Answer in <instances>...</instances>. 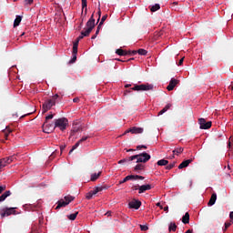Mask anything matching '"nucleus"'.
Returning <instances> with one entry per match:
<instances>
[{
	"instance_id": "f257e3e1",
	"label": "nucleus",
	"mask_w": 233,
	"mask_h": 233,
	"mask_svg": "<svg viewBox=\"0 0 233 233\" xmlns=\"http://www.w3.org/2000/svg\"><path fill=\"white\" fill-rule=\"evenodd\" d=\"M86 28H85L81 32V34L85 37H88V35H90V34L92 33V30H94V28H96V19L94 18V15H92L91 17L89 18V20L86 22Z\"/></svg>"
},
{
	"instance_id": "f03ea898",
	"label": "nucleus",
	"mask_w": 233,
	"mask_h": 233,
	"mask_svg": "<svg viewBox=\"0 0 233 233\" xmlns=\"http://www.w3.org/2000/svg\"><path fill=\"white\" fill-rule=\"evenodd\" d=\"M74 199H76V198L73 196H70V195L66 196L64 198V199L58 200L56 210H59V208L67 207V205H70V203H72V201H74Z\"/></svg>"
},
{
	"instance_id": "7ed1b4c3",
	"label": "nucleus",
	"mask_w": 233,
	"mask_h": 233,
	"mask_svg": "<svg viewBox=\"0 0 233 233\" xmlns=\"http://www.w3.org/2000/svg\"><path fill=\"white\" fill-rule=\"evenodd\" d=\"M150 155L147 152L138 154V155H134L130 157V159H137V163H147V161H150Z\"/></svg>"
},
{
	"instance_id": "20e7f679",
	"label": "nucleus",
	"mask_w": 233,
	"mask_h": 233,
	"mask_svg": "<svg viewBox=\"0 0 233 233\" xmlns=\"http://www.w3.org/2000/svg\"><path fill=\"white\" fill-rule=\"evenodd\" d=\"M131 90H135L137 92H147L148 90H154V85L152 84H141V85H135Z\"/></svg>"
},
{
	"instance_id": "39448f33",
	"label": "nucleus",
	"mask_w": 233,
	"mask_h": 233,
	"mask_svg": "<svg viewBox=\"0 0 233 233\" xmlns=\"http://www.w3.org/2000/svg\"><path fill=\"white\" fill-rule=\"evenodd\" d=\"M68 125V119L63 117L55 120V128H59L60 130H66V126Z\"/></svg>"
},
{
	"instance_id": "423d86ee",
	"label": "nucleus",
	"mask_w": 233,
	"mask_h": 233,
	"mask_svg": "<svg viewBox=\"0 0 233 233\" xmlns=\"http://www.w3.org/2000/svg\"><path fill=\"white\" fill-rule=\"evenodd\" d=\"M42 128L45 134H52V132L56 130V126L54 125V123H49L48 121H45L42 126Z\"/></svg>"
},
{
	"instance_id": "0eeeda50",
	"label": "nucleus",
	"mask_w": 233,
	"mask_h": 233,
	"mask_svg": "<svg viewBox=\"0 0 233 233\" xmlns=\"http://www.w3.org/2000/svg\"><path fill=\"white\" fill-rule=\"evenodd\" d=\"M15 215V208H5L0 211L1 218Z\"/></svg>"
},
{
	"instance_id": "6e6552de",
	"label": "nucleus",
	"mask_w": 233,
	"mask_h": 233,
	"mask_svg": "<svg viewBox=\"0 0 233 233\" xmlns=\"http://www.w3.org/2000/svg\"><path fill=\"white\" fill-rule=\"evenodd\" d=\"M14 159H15V156H10L6 157L5 158L0 159V170L1 168H5L6 165H10V163L14 162Z\"/></svg>"
},
{
	"instance_id": "1a4fd4ad",
	"label": "nucleus",
	"mask_w": 233,
	"mask_h": 233,
	"mask_svg": "<svg viewBox=\"0 0 233 233\" xmlns=\"http://www.w3.org/2000/svg\"><path fill=\"white\" fill-rule=\"evenodd\" d=\"M53 106H56V100L49 99V100L46 101L43 104V114L48 112V110H50V108H52Z\"/></svg>"
},
{
	"instance_id": "9d476101",
	"label": "nucleus",
	"mask_w": 233,
	"mask_h": 233,
	"mask_svg": "<svg viewBox=\"0 0 233 233\" xmlns=\"http://www.w3.org/2000/svg\"><path fill=\"white\" fill-rule=\"evenodd\" d=\"M198 124L200 125L201 130H208V128L212 127V122L211 121L207 122L205 118H199Z\"/></svg>"
},
{
	"instance_id": "9b49d317",
	"label": "nucleus",
	"mask_w": 233,
	"mask_h": 233,
	"mask_svg": "<svg viewBox=\"0 0 233 233\" xmlns=\"http://www.w3.org/2000/svg\"><path fill=\"white\" fill-rule=\"evenodd\" d=\"M87 139H90V136H85L82 137V138H80L71 148V150L69 151V154L71 152H73V150H76V148H77L79 147V145H82V143H85V141H86Z\"/></svg>"
},
{
	"instance_id": "f8f14e48",
	"label": "nucleus",
	"mask_w": 233,
	"mask_h": 233,
	"mask_svg": "<svg viewBox=\"0 0 233 233\" xmlns=\"http://www.w3.org/2000/svg\"><path fill=\"white\" fill-rule=\"evenodd\" d=\"M179 84V80L176 79V78H171V80L169 81L168 86H167V90H168V92H172V90H174V88H176V86Z\"/></svg>"
},
{
	"instance_id": "ddd939ff",
	"label": "nucleus",
	"mask_w": 233,
	"mask_h": 233,
	"mask_svg": "<svg viewBox=\"0 0 233 233\" xmlns=\"http://www.w3.org/2000/svg\"><path fill=\"white\" fill-rule=\"evenodd\" d=\"M143 127H133L129 129H127L124 134H143Z\"/></svg>"
},
{
	"instance_id": "4468645a",
	"label": "nucleus",
	"mask_w": 233,
	"mask_h": 233,
	"mask_svg": "<svg viewBox=\"0 0 233 233\" xmlns=\"http://www.w3.org/2000/svg\"><path fill=\"white\" fill-rule=\"evenodd\" d=\"M129 208H135V210H139L141 207V201L139 200H132L128 203Z\"/></svg>"
},
{
	"instance_id": "2eb2a0df",
	"label": "nucleus",
	"mask_w": 233,
	"mask_h": 233,
	"mask_svg": "<svg viewBox=\"0 0 233 233\" xmlns=\"http://www.w3.org/2000/svg\"><path fill=\"white\" fill-rule=\"evenodd\" d=\"M147 190H152V185L147 184L140 186L138 187V194H144V192H147Z\"/></svg>"
},
{
	"instance_id": "dca6fc26",
	"label": "nucleus",
	"mask_w": 233,
	"mask_h": 233,
	"mask_svg": "<svg viewBox=\"0 0 233 233\" xmlns=\"http://www.w3.org/2000/svg\"><path fill=\"white\" fill-rule=\"evenodd\" d=\"M217 199H218V194L213 193L211 195V198H210L208 203V207H212V206L216 205Z\"/></svg>"
},
{
	"instance_id": "f3484780",
	"label": "nucleus",
	"mask_w": 233,
	"mask_h": 233,
	"mask_svg": "<svg viewBox=\"0 0 233 233\" xmlns=\"http://www.w3.org/2000/svg\"><path fill=\"white\" fill-rule=\"evenodd\" d=\"M192 161H194V159H192V158L183 161L178 166L179 170H181L182 168H187V167H188V165H190V163H192Z\"/></svg>"
},
{
	"instance_id": "a211bd4d",
	"label": "nucleus",
	"mask_w": 233,
	"mask_h": 233,
	"mask_svg": "<svg viewBox=\"0 0 233 233\" xmlns=\"http://www.w3.org/2000/svg\"><path fill=\"white\" fill-rule=\"evenodd\" d=\"M108 188V186H98V187H96L93 191H94V194H97L99 192H103V190H107Z\"/></svg>"
},
{
	"instance_id": "6ab92c4d",
	"label": "nucleus",
	"mask_w": 233,
	"mask_h": 233,
	"mask_svg": "<svg viewBox=\"0 0 233 233\" xmlns=\"http://www.w3.org/2000/svg\"><path fill=\"white\" fill-rule=\"evenodd\" d=\"M182 223H184V225H188V223H190V214H188V212L182 217Z\"/></svg>"
},
{
	"instance_id": "aec40b11",
	"label": "nucleus",
	"mask_w": 233,
	"mask_h": 233,
	"mask_svg": "<svg viewBox=\"0 0 233 233\" xmlns=\"http://www.w3.org/2000/svg\"><path fill=\"white\" fill-rule=\"evenodd\" d=\"M9 196H12V192L10 190L5 191L4 194L0 196V203L5 201L6 198H9Z\"/></svg>"
},
{
	"instance_id": "412c9836",
	"label": "nucleus",
	"mask_w": 233,
	"mask_h": 233,
	"mask_svg": "<svg viewBox=\"0 0 233 233\" xmlns=\"http://www.w3.org/2000/svg\"><path fill=\"white\" fill-rule=\"evenodd\" d=\"M127 181H134V175L127 176L123 180L119 181V185H123V183H127Z\"/></svg>"
},
{
	"instance_id": "4be33fe9",
	"label": "nucleus",
	"mask_w": 233,
	"mask_h": 233,
	"mask_svg": "<svg viewBox=\"0 0 233 233\" xmlns=\"http://www.w3.org/2000/svg\"><path fill=\"white\" fill-rule=\"evenodd\" d=\"M22 20H23V17L21 15H16V18L15 19V22H14V28H15L16 26H19V25H21Z\"/></svg>"
},
{
	"instance_id": "5701e85b",
	"label": "nucleus",
	"mask_w": 233,
	"mask_h": 233,
	"mask_svg": "<svg viewBox=\"0 0 233 233\" xmlns=\"http://www.w3.org/2000/svg\"><path fill=\"white\" fill-rule=\"evenodd\" d=\"M177 230V225H176L175 222H171L168 226V231L169 232H176Z\"/></svg>"
},
{
	"instance_id": "b1692460",
	"label": "nucleus",
	"mask_w": 233,
	"mask_h": 233,
	"mask_svg": "<svg viewBox=\"0 0 233 233\" xmlns=\"http://www.w3.org/2000/svg\"><path fill=\"white\" fill-rule=\"evenodd\" d=\"M171 106H172V104H167V105H166V106L158 112V116H163V114H165V112H167V110H169V108H170Z\"/></svg>"
},
{
	"instance_id": "393cba45",
	"label": "nucleus",
	"mask_w": 233,
	"mask_h": 233,
	"mask_svg": "<svg viewBox=\"0 0 233 233\" xmlns=\"http://www.w3.org/2000/svg\"><path fill=\"white\" fill-rule=\"evenodd\" d=\"M185 149L183 147H176L174 150H173V154L175 156H179V154H183V151Z\"/></svg>"
},
{
	"instance_id": "a878e982",
	"label": "nucleus",
	"mask_w": 233,
	"mask_h": 233,
	"mask_svg": "<svg viewBox=\"0 0 233 233\" xmlns=\"http://www.w3.org/2000/svg\"><path fill=\"white\" fill-rule=\"evenodd\" d=\"M157 165H158V167H167V165H168V160L160 159L157 162Z\"/></svg>"
},
{
	"instance_id": "bb28decb",
	"label": "nucleus",
	"mask_w": 233,
	"mask_h": 233,
	"mask_svg": "<svg viewBox=\"0 0 233 233\" xmlns=\"http://www.w3.org/2000/svg\"><path fill=\"white\" fill-rule=\"evenodd\" d=\"M116 54H117V56H128V51L123 49H116Z\"/></svg>"
},
{
	"instance_id": "cd10ccee",
	"label": "nucleus",
	"mask_w": 233,
	"mask_h": 233,
	"mask_svg": "<svg viewBox=\"0 0 233 233\" xmlns=\"http://www.w3.org/2000/svg\"><path fill=\"white\" fill-rule=\"evenodd\" d=\"M101 171H99L98 173H94L91 175V181H96L97 178H99L101 177Z\"/></svg>"
},
{
	"instance_id": "c85d7f7f",
	"label": "nucleus",
	"mask_w": 233,
	"mask_h": 233,
	"mask_svg": "<svg viewBox=\"0 0 233 233\" xmlns=\"http://www.w3.org/2000/svg\"><path fill=\"white\" fill-rule=\"evenodd\" d=\"M151 12H157L159 8H161V5L159 4H156L155 5L149 6Z\"/></svg>"
},
{
	"instance_id": "c756f323",
	"label": "nucleus",
	"mask_w": 233,
	"mask_h": 233,
	"mask_svg": "<svg viewBox=\"0 0 233 233\" xmlns=\"http://www.w3.org/2000/svg\"><path fill=\"white\" fill-rule=\"evenodd\" d=\"M135 172H137L139 170H145V165L143 164H137L135 168H134Z\"/></svg>"
},
{
	"instance_id": "7c9ffc66",
	"label": "nucleus",
	"mask_w": 233,
	"mask_h": 233,
	"mask_svg": "<svg viewBox=\"0 0 233 233\" xmlns=\"http://www.w3.org/2000/svg\"><path fill=\"white\" fill-rule=\"evenodd\" d=\"M77 214H79V212L70 214L69 216H67V218L68 219H70V221H75L76 218H77Z\"/></svg>"
},
{
	"instance_id": "2f4dec72",
	"label": "nucleus",
	"mask_w": 233,
	"mask_h": 233,
	"mask_svg": "<svg viewBox=\"0 0 233 233\" xmlns=\"http://www.w3.org/2000/svg\"><path fill=\"white\" fill-rule=\"evenodd\" d=\"M86 6H87L86 0H82V10H85V14H86V12H88V9L86 8Z\"/></svg>"
},
{
	"instance_id": "473e14b6",
	"label": "nucleus",
	"mask_w": 233,
	"mask_h": 233,
	"mask_svg": "<svg viewBox=\"0 0 233 233\" xmlns=\"http://www.w3.org/2000/svg\"><path fill=\"white\" fill-rule=\"evenodd\" d=\"M77 46H79V41L78 40H76V42H75L74 45H73L74 54H77Z\"/></svg>"
},
{
	"instance_id": "72a5a7b5",
	"label": "nucleus",
	"mask_w": 233,
	"mask_h": 233,
	"mask_svg": "<svg viewBox=\"0 0 233 233\" xmlns=\"http://www.w3.org/2000/svg\"><path fill=\"white\" fill-rule=\"evenodd\" d=\"M129 161H134V159H130V157H128L127 158H124L118 161V164L121 165L123 163H129Z\"/></svg>"
},
{
	"instance_id": "f704fd0d",
	"label": "nucleus",
	"mask_w": 233,
	"mask_h": 233,
	"mask_svg": "<svg viewBox=\"0 0 233 233\" xmlns=\"http://www.w3.org/2000/svg\"><path fill=\"white\" fill-rule=\"evenodd\" d=\"M137 54L139 55V56H147V54H148V51H147V50H145V49H138L137 50Z\"/></svg>"
},
{
	"instance_id": "c9c22d12",
	"label": "nucleus",
	"mask_w": 233,
	"mask_h": 233,
	"mask_svg": "<svg viewBox=\"0 0 233 233\" xmlns=\"http://www.w3.org/2000/svg\"><path fill=\"white\" fill-rule=\"evenodd\" d=\"M93 196H96V193H94V190H91L86 194V199H92Z\"/></svg>"
},
{
	"instance_id": "e433bc0d",
	"label": "nucleus",
	"mask_w": 233,
	"mask_h": 233,
	"mask_svg": "<svg viewBox=\"0 0 233 233\" xmlns=\"http://www.w3.org/2000/svg\"><path fill=\"white\" fill-rule=\"evenodd\" d=\"M174 167H176V162H172L171 164L167 165L166 167V170H172V168H174Z\"/></svg>"
},
{
	"instance_id": "4c0bfd02",
	"label": "nucleus",
	"mask_w": 233,
	"mask_h": 233,
	"mask_svg": "<svg viewBox=\"0 0 233 233\" xmlns=\"http://www.w3.org/2000/svg\"><path fill=\"white\" fill-rule=\"evenodd\" d=\"M12 132V129H6L4 131V134H5V139H8V136H10V133Z\"/></svg>"
},
{
	"instance_id": "58836bf2",
	"label": "nucleus",
	"mask_w": 233,
	"mask_h": 233,
	"mask_svg": "<svg viewBox=\"0 0 233 233\" xmlns=\"http://www.w3.org/2000/svg\"><path fill=\"white\" fill-rule=\"evenodd\" d=\"M106 19H108V15H103L99 24L103 25L106 21Z\"/></svg>"
},
{
	"instance_id": "ea45409f",
	"label": "nucleus",
	"mask_w": 233,
	"mask_h": 233,
	"mask_svg": "<svg viewBox=\"0 0 233 233\" xmlns=\"http://www.w3.org/2000/svg\"><path fill=\"white\" fill-rule=\"evenodd\" d=\"M77 60V54H75L73 51V58L69 61V63H76Z\"/></svg>"
},
{
	"instance_id": "a19ab883",
	"label": "nucleus",
	"mask_w": 233,
	"mask_h": 233,
	"mask_svg": "<svg viewBox=\"0 0 233 233\" xmlns=\"http://www.w3.org/2000/svg\"><path fill=\"white\" fill-rule=\"evenodd\" d=\"M137 179L143 180L145 179V177L139 176V175H134V181H136Z\"/></svg>"
},
{
	"instance_id": "79ce46f5",
	"label": "nucleus",
	"mask_w": 233,
	"mask_h": 233,
	"mask_svg": "<svg viewBox=\"0 0 233 233\" xmlns=\"http://www.w3.org/2000/svg\"><path fill=\"white\" fill-rule=\"evenodd\" d=\"M139 228L144 232H146V230H148V226L139 225Z\"/></svg>"
},
{
	"instance_id": "37998d69",
	"label": "nucleus",
	"mask_w": 233,
	"mask_h": 233,
	"mask_svg": "<svg viewBox=\"0 0 233 233\" xmlns=\"http://www.w3.org/2000/svg\"><path fill=\"white\" fill-rule=\"evenodd\" d=\"M137 54V50L127 51V56H136Z\"/></svg>"
},
{
	"instance_id": "c03bdc74",
	"label": "nucleus",
	"mask_w": 233,
	"mask_h": 233,
	"mask_svg": "<svg viewBox=\"0 0 233 233\" xmlns=\"http://www.w3.org/2000/svg\"><path fill=\"white\" fill-rule=\"evenodd\" d=\"M230 225H232V223H230V222H226L225 223V228L223 229L224 232H227V228H228V227H230Z\"/></svg>"
},
{
	"instance_id": "a18cd8bd",
	"label": "nucleus",
	"mask_w": 233,
	"mask_h": 233,
	"mask_svg": "<svg viewBox=\"0 0 233 233\" xmlns=\"http://www.w3.org/2000/svg\"><path fill=\"white\" fill-rule=\"evenodd\" d=\"M101 26H103V25L99 24L97 25V28H96V35H99V31L101 30Z\"/></svg>"
},
{
	"instance_id": "49530a36",
	"label": "nucleus",
	"mask_w": 233,
	"mask_h": 233,
	"mask_svg": "<svg viewBox=\"0 0 233 233\" xmlns=\"http://www.w3.org/2000/svg\"><path fill=\"white\" fill-rule=\"evenodd\" d=\"M6 190V186H0V194H3Z\"/></svg>"
},
{
	"instance_id": "de8ad7c7",
	"label": "nucleus",
	"mask_w": 233,
	"mask_h": 233,
	"mask_svg": "<svg viewBox=\"0 0 233 233\" xmlns=\"http://www.w3.org/2000/svg\"><path fill=\"white\" fill-rule=\"evenodd\" d=\"M100 5H98V12H97V14H98V19H97V23H98V21H99V19H101V7H99Z\"/></svg>"
},
{
	"instance_id": "09e8293b",
	"label": "nucleus",
	"mask_w": 233,
	"mask_h": 233,
	"mask_svg": "<svg viewBox=\"0 0 233 233\" xmlns=\"http://www.w3.org/2000/svg\"><path fill=\"white\" fill-rule=\"evenodd\" d=\"M141 148L147 149V146L141 145V146H137V150H141Z\"/></svg>"
},
{
	"instance_id": "8fccbe9b",
	"label": "nucleus",
	"mask_w": 233,
	"mask_h": 233,
	"mask_svg": "<svg viewBox=\"0 0 233 233\" xmlns=\"http://www.w3.org/2000/svg\"><path fill=\"white\" fill-rule=\"evenodd\" d=\"M49 119H54V115H49L46 116V121H48Z\"/></svg>"
},
{
	"instance_id": "3c124183",
	"label": "nucleus",
	"mask_w": 233,
	"mask_h": 233,
	"mask_svg": "<svg viewBox=\"0 0 233 233\" xmlns=\"http://www.w3.org/2000/svg\"><path fill=\"white\" fill-rule=\"evenodd\" d=\"M77 132H79V128L73 129V130L71 131V136H74V134H76V133H77Z\"/></svg>"
},
{
	"instance_id": "603ef678",
	"label": "nucleus",
	"mask_w": 233,
	"mask_h": 233,
	"mask_svg": "<svg viewBox=\"0 0 233 233\" xmlns=\"http://www.w3.org/2000/svg\"><path fill=\"white\" fill-rule=\"evenodd\" d=\"M77 132H79V128L73 129V130L71 131V136H74V134H76V133H77Z\"/></svg>"
},
{
	"instance_id": "864d4df0",
	"label": "nucleus",
	"mask_w": 233,
	"mask_h": 233,
	"mask_svg": "<svg viewBox=\"0 0 233 233\" xmlns=\"http://www.w3.org/2000/svg\"><path fill=\"white\" fill-rule=\"evenodd\" d=\"M25 5H32L34 3V0H25Z\"/></svg>"
},
{
	"instance_id": "5fc2aeb1",
	"label": "nucleus",
	"mask_w": 233,
	"mask_h": 233,
	"mask_svg": "<svg viewBox=\"0 0 233 233\" xmlns=\"http://www.w3.org/2000/svg\"><path fill=\"white\" fill-rule=\"evenodd\" d=\"M183 61H185V57H182L178 62V66H181L183 65Z\"/></svg>"
},
{
	"instance_id": "6e6d98bb",
	"label": "nucleus",
	"mask_w": 233,
	"mask_h": 233,
	"mask_svg": "<svg viewBox=\"0 0 233 233\" xmlns=\"http://www.w3.org/2000/svg\"><path fill=\"white\" fill-rule=\"evenodd\" d=\"M58 97H59V95L56 94V95L53 96V98H51V99H53V100L55 101V103H56V99H57Z\"/></svg>"
},
{
	"instance_id": "4d7b16f0",
	"label": "nucleus",
	"mask_w": 233,
	"mask_h": 233,
	"mask_svg": "<svg viewBox=\"0 0 233 233\" xmlns=\"http://www.w3.org/2000/svg\"><path fill=\"white\" fill-rule=\"evenodd\" d=\"M229 218L231 219V223H233V211L229 213Z\"/></svg>"
},
{
	"instance_id": "13d9d810",
	"label": "nucleus",
	"mask_w": 233,
	"mask_h": 233,
	"mask_svg": "<svg viewBox=\"0 0 233 233\" xmlns=\"http://www.w3.org/2000/svg\"><path fill=\"white\" fill-rule=\"evenodd\" d=\"M73 103H79V97H75L73 99Z\"/></svg>"
},
{
	"instance_id": "bf43d9fd",
	"label": "nucleus",
	"mask_w": 233,
	"mask_h": 233,
	"mask_svg": "<svg viewBox=\"0 0 233 233\" xmlns=\"http://www.w3.org/2000/svg\"><path fill=\"white\" fill-rule=\"evenodd\" d=\"M83 37H85V35H83V34H81V35L76 38V40L81 41V39H83Z\"/></svg>"
},
{
	"instance_id": "052dcab7",
	"label": "nucleus",
	"mask_w": 233,
	"mask_h": 233,
	"mask_svg": "<svg viewBox=\"0 0 233 233\" xmlns=\"http://www.w3.org/2000/svg\"><path fill=\"white\" fill-rule=\"evenodd\" d=\"M141 186H134L132 188L134 189V190H139V187H140Z\"/></svg>"
},
{
	"instance_id": "680f3d73",
	"label": "nucleus",
	"mask_w": 233,
	"mask_h": 233,
	"mask_svg": "<svg viewBox=\"0 0 233 233\" xmlns=\"http://www.w3.org/2000/svg\"><path fill=\"white\" fill-rule=\"evenodd\" d=\"M132 88L131 89H128V90H126V92H125V96H127V94H130V92H132Z\"/></svg>"
},
{
	"instance_id": "e2e57ef3",
	"label": "nucleus",
	"mask_w": 233,
	"mask_h": 233,
	"mask_svg": "<svg viewBox=\"0 0 233 233\" xmlns=\"http://www.w3.org/2000/svg\"><path fill=\"white\" fill-rule=\"evenodd\" d=\"M157 207H159L161 209H163V206H161V203H157Z\"/></svg>"
},
{
	"instance_id": "0e129e2a",
	"label": "nucleus",
	"mask_w": 233,
	"mask_h": 233,
	"mask_svg": "<svg viewBox=\"0 0 233 233\" xmlns=\"http://www.w3.org/2000/svg\"><path fill=\"white\" fill-rule=\"evenodd\" d=\"M164 211H165V212H168V206H166V207L164 208Z\"/></svg>"
},
{
	"instance_id": "69168bd1",
	"label": "nucleus",
	"mask_w": 233,
	"mask_h": 233,
	"mask_svg": "<svg viewBox=\"0 0 233 233\" xmlns=\"http://www.w3.org/2000/svg\"><path fill=\"white\" fill-rule=\"evenodd\" d=\"M65 148H66V146H61V147H60L61 152H63V150H65Z\"/></svg>"
},
{
	"instance_id": "338daca9",
	"label": "nucleus",
	"mask_w": 233,
	"mask_h": 233,
	"mask_svg": "<svg viewBox=\"0 0 233 233\" xmlns=\"http://www.w3.org/2000/svg\"><path fill=\"white\" fill-rule=\"evenodd\" d=\"M192 232H193L192 229H188V230L186 231V233H192Z\"/></svg>"
},
{
	"instance_id": "774afa93",
	"label": "nucleus",
	"mask_w": 233,
	"mask_h": 233,
	"mask_svg": "<svg viewBox=\"0 0 233 233\" xmlns=\"http://www.w3.org/2000/svg\"><path fill=\"white\" fill-rule=\"evenodd\" d=\"M96 37H97V35H94L92 37H91V39H96Z\"/></svg>"
}]
</instances>
